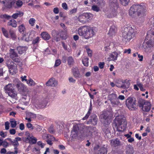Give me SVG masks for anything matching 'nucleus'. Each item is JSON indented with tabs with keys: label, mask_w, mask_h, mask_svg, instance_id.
<instances>
[{
	"label": "nucleus",
	"mask_w": 154,
	"mask_h": 154,
	"mask_svg": "<svg viewBox=\"0 0 154 154\" xmlns=\"http://www.w3.org/2000/svg\"><path fill=\"white\" fill-rule=\"evenodd\" d=\"M97 30L95 27L84 26L79 28L78 32V34L82 36L83 38L89 39L95 35Z\"/></svg>",
	"instance_id": "obj_1"
},
{
	"label": "nucleus",
	"mask_w": 154,
	"mask_h": 154,
	"mask_svg": "<svg viewBox=\"0 0 154 154\" xmlns=\"http://www.w3.org/2000/svg\"><path fill=\"white\" fill-rule=\"evenodd\" d=\"M136 28L134 26H126L122 30V40L125 43L128 42L131 39L133 38L137 32Z\"/></svg>",
	"instance_id": "obj_2"
},
{
	"label": "nucleus",
	"mask_w": 154,
	"mask_h": 154,
	"mask_svg": "<svg viewBox=\"0 0 154 154\" xmlns=\"http://www.w3.org/2000/svg\"><path fill=\"white\" fill-rule=\"evenodd\" d=\"M127 123L123 116H118L116 117L113 126L118 131H122L125 130Z\"/></svg>",
	"instance_id": "obj_3"
},
{
	"label": "nucleus",
	"mask_w": 154,
	"mask_h": 154,
	"mask_svg": "<svg viewBox=\"0 0 154 154\" xmlns=\"http://www.w3.org/2000/svg\"><path fill=\"white\" fill-rule=\"evenodd\" d=\"M145 7L143 5H133L130 7L129 10V14L132 17H134L137 15H140L144 11Z\"/></svg>",
	"instance_id": "obj_4"
},
{
	"label": "nucleus",
	"mask_w": 154,
	"mask_h": 154,
	"mask_svg": "<svg viewBox=\"0 0 154 154\" xmlns=\"http://www.w3.org/2000/svg\"><path fill=\"white\" fill-rule=\"evenodd\" d=\"M15 80L17 82V84L15 86L17 88L18 91L24 95V97H23L22 99V100H24L26 99V97H25L28 94V89L26 86L23 85L19 80L17 79H15Z\"/></svg>",
	"instance_id": "obj_5"
},
{
	"label": "nucleus",
	"mask_w": 154,
	"mask_h": 154,
	"mask_svg": "<svg viewBox=\"0 0 154 154\" xmlns=\"http://www.w3.org/2000/svg\"><path fill=\"white\" fill-rule=\"evenodd\" d=\"M126 105L129 109H134L136 106V100L132 97H128L126 100Z\"/></svg>",
	"instance_id": "obj_6"
},
{
	"label": "nucleus",
	"mask_w": 154,
	"mask_h": 154,
	"mask_svg": "<svg viewBox=\"0 0 154 154\" xmlns=\"http://www.w3.org/2000/svg\"><path fill=\"white\" fill-rule=\"evenodd\" d=\"M26 137L23 138V141L26 143H29L31 144H35L37 141V139L33 136H30V134L29 133L26 134Z\"/></svg>",
	"instance_id": "obj_7"
},
{
	"label": "nucleus",
	"mask_w": 154,
	"mask_h": 154,
	"mask_svg": "<svg viewBox=\"0 0 154 154\" xmlns=\"http://www.w3.org/2000/svg\"><path fill=\"white\" fill-rule=\"evenodd\" d=\"M7 66L11 74L13 75L17 72V70L16 64L13 61H8L7 63Z\"/></svg>",
	"instance_id": "obj_8"
},
{
	"label": "nucleus",
	"mask_w": 154,
	"mask_h": 154,
	"mask_svg": "<svg viewBox=\"0 0 154 154\" xmlns=\"http://www.w3.org/2000/svg\"><path fill=\"white\" fill-rule=\"evenodd\" d=\"M109 100H110L111 104L113 106H118L120 103L117 98V96L115 93L112 94L109 96Z\"/></svg>",
	"instance_id": "obj_9"
},
{
	"label": "nucleus",
	"mask_w": 154,
	"mask_h": 154,
	"mask_svg": "<svg viewBox=\"0 0 154 154\" xmlns=\"http://www.w3.org/2000/svg\"><path fill=\"white\" fill-rule=\"evenodd\" d=\"M79 130V125L78 124L74 125L72 130L71 131L70 137L73 139L77 138L79 135L78 131Z\"/></svg>",
	"instance_id": "obj_10"
},
{
	"label": "nucleus",
	"mask_w": 154,
	"mask_h": 154,
	"mask_svg": "<svg viewBox=\"0 0 154 154\" xmlns=\"http://www.w3.org/2000/svg\"><path fill=\"white\" fill-rule=\"evenodd\" d=\"M117 7L114 8L112 7L110 10L106 14V17L108 18H112L116 17L118 14L117 11Z\"/></svg>",
	"instance_id": "obj_11"
},
{
	"label": "nucleus",
	"mask_w": 154,
	"mask_h": 154,
	"mask_svg": "<svg viewBox=\"0 0 154 154\" xmlns=\"http://www.w3.org/2000/svg\"><path fill=\"white\" fill-rule=\"evenodd\" d=\"M10 57L15 62L18 63L20 61V59L18 57V55L15 51L14 49L10 50Z\"/></svg>",
	"instance_id": "obj_12"
},
{
	"label": "nucleus",
	"mask_w": 154,
	"mask_h": 154,
	"mask_svg": "<svg viewBox=\"0 0 154 154\" xmlns=\"http://www.w3.org/2000/svg\"><path fill=\"white\" fill-rule=\"evenodd\" d=\"M95 154H106L107 150L105 147L100 148L98 145H97L94 148Z\"/></svg>",
	"instance_id": "obj_13"
},
{
	"label": "nucleus",
	"mask_w": 154,
	"mask_h": 154,
	"mask_svg": "<svg viewBox=\"0 0 154 154\" xmlns=\"http://www.w3.org/2000/svg\"><path fill=\"white\" fill-rule=\"evenodd\" d=\"M152 46V44L151 41H145L143 44L142 48L146 52H148L149 51L150 48Z\"/></svg>",
	"instance_id": "obj_14"
},
{
	"label": "nucleus",
	"mask_w": 154,
	"mask_h": 154,
	"mask_svg": "<svg viewBox=\"0 0 154 154\" xmlns=\"http://www.w3.org/2000/svg\"><path fill=\"white\" fill-rule=\"evenodd\" d=\"M121 52H113L109 55V57L108 58V60H113L115 61L117 60L118 55L120 54Z\"/></svg>",
	"instance_id": "obj_15"
},
{
	"label": "nucleus",
	"mask_w": 154,
	"mask_h": 154,
	"mask_svg": "<svg viewBox=\"0 0 154 154\" xmlns=\"http://www.w3.org/2000/svg\"><path fill=\"white\" fill-rule=\"evenodd\" d=\"M58 84L57 81L54 78H51L46 83V85L48 86H51L52 87H56Z\"/></svg>",
	"instance_id": "obj_16"
},
{
	"label": "nucleus",
	"mask_w": 154,
	"mask_h": 154,
	"mask_svg": "<svg viewBox=\"0 0 154 154\" xmlns=\"http://www.w3.org/2000/svg\"><path fill=\"white\" fill-rule=\"evenodd\" d=\"M33 31H31L29 32L26 33L24 34L22 36V39L26 42L30 41L32 38V36L31 35L32 32H33Z\"/></svg>",
	"instance_id": "obj_17"
},
{
	"label": "nucleus",
	"mask_w": 154,
	"mask_h": 154,
	"mask_svg": "<svg viewBox=\"0 0 154 154\" xmlns=\"http://www.w3.org/2000/svg\"><path fill=\"white\" fill-rule=\"evenodd\" d=\"M151 107V104L150 102L147 100L145 101L143 106V110L148 112L149 110Z\"/></svg>",
	"instance_id": "obj_18"
},
{
	"label": "nucleus",
	"mask_w": 154,
	"mask_h": 154,
	"mask_svg": "<svg viewBox=\"0 0 154 154\" xmlns=\"http://www.w3.org/2000/svg\"><path fill=\"white\" fill-rule=\"evenodd\" d=\"M100 119L102 120V121H103H103L104 120L108 121L109 120L108 112L107 111L103 112L102 114H100Z\"/></svg>",
	"instance_id": "obj_19"
},
{
	"label": "nucleus",
	"mask_w": 154,
	"mask_h": 154,
	"mask_svg": "<svg viewBox=\"0 0 154 154\" xmlns=\"http://www.w3.org/2000/svg\"><path fill=\"white\" fill-rule=\"evenodd\" d=\"M117 29L116 26L114 25L111 26L109 30L108 34L110 36L115 35L117 32Z\"/></svg>",
	"instance_id": "obj_20"
},
{
	"label": "nucleus",
	"mask_w": 154,
	"mask_h": 154,
	"mask_svg": "<svg viewBox=\"0 0 154 154\" xmlns=\"http://www.w3.org/2000/svg\"><path fill=\"white\" fill-rule=\"evenodd\" d=\"M7 94L10 97L16 99L17 97V92L14 88L11 91H8Z\"/></svg>",
	"instance_id": "obj_21"
},
{
	"label": "nucleus",
	"mask_w": 154,
	"mask_h": 154,
	"mask_svg": "<svg viewBox=\"0 0 154 154\" xmlns=\"http://www.w3.org/2000/svg\"><path fill=\"white\" fill-rule=\"evenodd\" d=\"M10 4L11 6H14L15 8L20 7L23 5V2L20 1H17L16 2H10Z\"/></svg>",
	"instance_id": "obj_22"
},
{
	"label": "nucleus",
	"mask_w": 154,
	"mask_h": 154,
	"mask_svg": "<svg viewBox=\"0 0 154 154\" xmlns=\"http://www.w3.org/2000/svg\"><path fill=\"white\" fill-rule=\"evenodd\" d=\"M14 89L13 85L11 83L8 84L4 88L5 92L7 94H8V91H11Z\"/></svg>",
	"instance_id": "obj_23"
},
{
	"label": "nucleus",
	"mask_w": 154,
	"mask_h": 154,
	"mask_svg": "<svg viewBox=\"0 0 154 154\" xmlns=\"http://www.w3.org/2000/svg\"><path fill=\"white\" fill-rule=\"evenodd\" d=\"M134 148L132 146L129 144L127 145L126 148V154H133Z\"/></svg>",
	"instance_id": "obj_24"
},
{
	"label": "nucleus",
	"mask_w": 154,
	"mask_h": 154,
	"mask_svg": "<svg viewBox=\"0 0 154 154\" xmlns=\"http://www.w3.org/2000/svg\"><path fill=\"white\" fill-rule=\"evenodd\" d=\"M41 35L44 40H48L50 38V35L47 32H42Z\"/></svg>",
	"instance_id": "obj_25"
},
{
	"label": "nucleus",
	"mask_w": 154,
	"mask_h": 154,
	"mask_svg": "<svg viewBox=\"0 0 154 154\" xmlns=\"http://www.w3.org/2000/svg\"><path fill=\"white\" fill-rule=\"evenodd\" d=\"M111 145L114 147L121 145V142L118 139L112 140L111 141Z\"/></svg>",
	"instance_id": "obj_26"
},
{
	"label": "nucleus",
	"mask_w": 154,
	"mask_h": 154,
	"mask_svg": "<svg viewBox=\"0 0 154 154\" xmlns=\"http://www.w3.org/2000/svg\"><path fill=\"white\" fill-rule=\"evenodd\" d=\"M73 74L75 78L80 77V74L79 71H78V68H74L72 69Z\"/></svg>",
	"instance_id": "obj_27"
},
{
	"label": "nucleus",
	"mask_w": 154,
	"mask_h": 154,
	"mask_svg": "<svg viewBox=\"0 0 154 154\" xmlns=\"http://www.w3.org/2000/svg\"><path fill=\"white\" fill-rule=\"evenodd\" d=\"M78 20L82 23H85L86 22L85 13L83 14H81L79 16Z\"/></svg>",
	"instance_id": "obj_28"
},
{
	"label": "nucleus",
	"mask_w": 154,
	"mask_h": 154,
	"mask_svg": "<svg viewBox=\"0 0 154 154\" xmlns=\"http://www.w3.org/2000/svg\"><path fill=\"white\" fill-rule=\"evenodd\" d=\"M46 106L45 103H36L35 106L37 109H39L45 108Z\"/></svg>",
	"instance_id": "obj_29"
},
{
	"label": "nucleus",
	"mask_w": 154,
	"mask_h": 154,
	"mask_svg": "<svg viewBox=\"0 0 154 154\" xmlns=\"http://www.w3.org/2000/svg\"><path fill=\"white\" fill-rule=\"evenodd\" d=\"M23 15V13L21 11H17L13 14L12 16L13 18L16 19L18 17H21Z\"/></svg>",
	"instance_id": "obj_30"
},
{
	"label": "nucleus",
	"mask_w": 154,
	"mask_h": 154,
	"mask_svg": "<svg viewBox=\"0 0 154 154\" xmlns=\"http://www.w3.org/2000/svg\"><path fill=\"white\" fill-rule=\"evenodd\" d=\"M17 49L18 53L20 54H22L25 52L27 49V48L25 46H20L17 47Z\"/></svg>",
	"instance_id": "obj_31"
},
{
	"label": "nucleus",
	"mask_w": 154,
	"mask_h": 154,
	"mask_svg": "<svg viewBox=\"0 0 154 154\" xmlns=\"http://www.w3.org/2000/svg\"><path fill=\"white\" fill-rule=\"evenodd\" d=\"M8 25L9 26L15 27L17 26V22L14 19H11L8 23Z\"/></svg>",
	"instance_id": "obj_32"
},
{
	"label": "nucleus",
	"mask_w": 154,
	"mask_h": 154,
	"mask_svg": "<svg viewBox=\"0 0 154 154\" xmlns=\"http://www.w3.org/2000/svg\"><path fill=\"white\" fill-rule=\"evenodd\" d=\"M97 117L95 116H94V118H93V120H90L89 121H88L86 122L87 124H89L90 122H92V124L93 125H96L97 123Z\"/></svg>",
	"instance_id": "obj_33"
},
{
	"label": "nucleus",
	"mask_w": 154,
	"mask_h": 154,
	"mask_svg": "<svg viewBox=\"0 0 154 154\" xmlns=\"http://www.w3.org/2000/svg\"><path fill=\"white\" fill-rule=\"evenodd\" d=\"M82 63L85 66H88V58L87 57H83L82 61Z\"/></svg>",
	"instance_id": "obj_34"
},
{
	"label": "nucleus",
	"mask_w": 154,
	"mask_h": 154,
	"mask_svg": "<svg viewBox=\"0 0 154 154\" xmlns=\"http://www.w3.org/2000/svg\"><path fill=\"white\" fill-rule=\"evenodd\" d=\"M55 140V138L54 137L50 135L49 138L47 139V141L48 144L50 145H52L53 144L52 142L54 141Z\"/></svg>",
	"instance_id": "obj_35"
},
{
	"label": "nucleus",
	"mask_w": 154,
	"mask_h": 154,
	"mask_svg": "<svg viewBox=\"0 0 154 154\" xmlns=\"http://www.w3.org/2000/svg\"><path fill=\"white\" fill-rule=\"evenodd\" d=\"M10 122L11 123V125L12 128H15L17 124V122L15 121V120L13 119H11L10 120Z\"/></svg>",
	"instance_id": "obj_36"
},
{
	"label": "nucleus",
	"mask_w": 154,
	"mask_h": 154,
	"mask_svg": "<svg viewBox=\"0 0 154 154\" xmlns=\"http://www.w3.org/2000/svg\"><path fill=\"white\" fill-rule=\"evenodd\" d=\"M121 85H118L119 87L123 88H127V86H126V81L124 80L123 81L120 80L119 81Z\"/></svg>",
	"instance_id": "obj_37"
},
{
	"label": "nucleus",
	"mask_w": 154,
	"mask_h": 154,
	"mask_svg": "<svg viewBox=\"0 0 154 154\" xmlns=\"http://www.w3.org/2000/svg\"><path fill=\"white\" fill-rule=\"evenodd\" d=\"M60 35L61 38L64 40L66 39L68 36L67 32H61Z\"/></svg>",
	"instance_id": "obj_38"
},
{
	"label": "nucleus",
	"mask_w": 154,
	"mask_h": 154,
	"mask_svg": "<svg viewBox=\"0 0 154 154\" xmlns=\"http://www.w3.org/2000/svg\"><path fill=\"white\" fill-rule=\"evenodd\" d=\"M18 30L19 32H25L26 30L25 26L23 24L20 25L18 26Z\"/></svg>",
	"instance_id": "obj_39"
},
{
	"label": "nucleus",
	"mask_w": 154,
	"mask_h": 154,
	"mask_svg": "<svg viewBox=\"0 0 154 154\" xmlns=\"http://www.w3.org/2000/svg\"><path fill=\"white\" fill-rule=\"evenodd\" d=\"M85 14L86 22L88 21L91 19L92 17V15L91 14V13H85Z\"/></svg>",
	"instance_id": "obj_40"
},
{
	"label": "nucleus",
	"mask_w": 154,
	"mask_h": 154,
	"mask_svg": "<svg viewBox=\"0 0 154 154\" xmlns=\"http://www.w3.org/2000/svg\"><path fill=\"white\" fill-rule=\"evenodd\" d=\"M27 83L28 85L30 86H34L36 85V83L35 82H34V81L31 79H29L27 81Z\"/></svg>",
	"instance_id": "obj_41"
},
{
	"label": "nucleus",
	"mask_w": 154,
	"mask_h": 154,
	"mask_svg": "<svg viewBox=\"0 0 154 154\" xmlns=\"http://www.w3.org/2000/svg\"><path fill=\"white\" fill-rule=\"evenodd\" d=\"M28 22L31 26H33L35 23V18H30Z\"/></svg>",
	"instance_id": "obj_42"
},
{
	"label": "nucleus",
	"mask_w": 154,
	"mask_h": 154,
	"mask_svg": "<svg viewBox=\"0 0 154 154\" xmlns=\"http://www.w3.org/2000/svg\"><path fill=\"white\" fill-rule=\"evenodd\" d=\"M2 31L3 34L5 37L8 38H10L9 36L8 33V32L3 27L2 28Z\"/></svg>",
	"instance_id": "obj_43"
},
{
	"label": "nucleus",
	"mask_w": 154,
	"mask_h": 154,
	"mask_svg": "<svg viewBox=\"0 0 154 154\" xmlns=\"http://www.w3.org/2000/svg\"><path fill=\"white\" fill-rule=\"evenodd\" d=\"M26 116L28 117H30L31 118H35L36 117V115L35 114L29 112L26 114Z\"/></svg>",
	"instance_id": "obj_44"
},
{
	"label": "nucleus",
	"mask_w": 154,
	"mask_h": 154,
	"mask_svg": "<svg viewBox=\"0 0 154 154\" xmlns=\"http://www.w3.org/2000/svg\"><path fill=\"white\" fill-rule=\"evenodd\" d=\"M123 6H126L128 4L129 0H119Z\"/></svg>",
	"instance_id": "obj_45"
},
{
	"label": "nucleus",
	"mask_w": 154,
	"mask_h": 154,
	"mask_svg": "<svg viewBox=\"0 0 154 154\" xmlns=\"http://www.w3.org/2000/svg\"><path fill=\"white\" fill-rule=\"evenodd\" d=\"M10 35L13 40H15L16 38V37L15 33L13 31H10Z\"/></svg>",
	"instance_id": "obj_46"
},
{
	"label": "nucleus",
	"mask_w": 154,
	"mask_h": 154,
	"mask_svg": "<svg viewBox=\"0 0 154 154\" xmlns=\"http://www.w3.org/2000/svg\"><path fill=\"white\" fill-rule=\"evenodd\" d=\"M91 9L94 11H95L96 12H98L100 10L99 8L95 5H93Z\"/></svg>",
	"instance_id": "obj_47"
},
{
	"label": "nucleus",
	"mask_w": 154,
	"mask_h": 154,
	"mask_svg": "<svg viewBox=\"0 0 154 154\" xmlns=\"http://www.w3.org/2000/svg\"><path fill=\"white\" fill-rule=\"evenodd\" d=\"M92 2L94 4H96L100 5L103 2V0H92Z\"/></svg>",
	"instance_id": "obj_48"
},
{
	"label": "nucleus",
	"mask_w": 154,
	"mask_h": 154,
	"mask_svg": "<svg viewBox=\"0 0 154 154\" xmlns=\"http://www.w3.org/2000/svg\"><path fill=\"white\" fill-rule=\"evenodd\" d=\"M40 40V38L37 37L34 39L32 41V44H35L38 43Z\"/></svg>",
	"instance_id": "obj_49"
},
{
	"label": "nucleus",
	"mask_w": 154,
	"mask_h": 154,
	"mask_svg": "<svg viewBox=\"0 0 154 154\" xmlns=\"http://www.w3.org/2000/svg\"><path fill=\"white\" fill-rule=\"evenodd\" d=\"M68 63L69 65H71L73 62V58L72 57H68Z\"/></svg>",
	"instance_id": "obj_50"
},
{
	"label": "nucleus",
	"mask_w": 154,
	"mask_h": 154,
	"mask_svg": "<svg viewBox=\"0 0 154 154\" xmlns=\"http://www.w3.org/2000/svg\"><path fill=\"white\" fill-rule=\"evenodd\" d=\"M68 80L69 82L75 83L76 80L74 79L73 77H70L68 78Z\"/></svg>",
	"instance_id": "obj_51"
},
{
	"label": "nucleus",
	"mask_w": 154,
	"mask_h": 154,
	"mask_svg": "<svg viewBox=\"0 0 154 154\" xmlns=\"http://www.w3.org/2000/svg\"><path fill=\"white\" fill-rule=\"evenodd\" d=\"M62 6L63 9L65 10H67L68 9V5L65 2H63L62 3Z\"/></svg>",
	"instance_id": "obj_52"
},
{
	"label": "nucleus",
	"mask_w": 154,
	"mask_h": 154,
	"mask_svg": "<svg viewBox=\"0 0 154 154\" xmlns=\"http://www.w3.org/2000/svg\"><path fill=\"white\" fill-rule=\"evenodd\" d=\"M61 63V60L60 59H58L55 61V63L54 65L55 66H57L60 65Z\"/></svg>",
	"instance_id": "obj_53"
},
{
	"label": "nucleus",
	"mask_w": 154,
	"mask_h": 154,
	"mask_svg": "<svg viewBox=\"0 0 154 154\" xmlns=\"http://www.w3.org/2000/svg\"><path fill=\"white\" fill-rule=\"evenodd\" d=\"M110 2L111 4H113L114 5V7H117V0H110Z\"/></svg>",
	"instance_id": "obj_54"
},
{
	"label": "nucleus",
	"mask_w": 154,
	"mask_h": 154,
	"mask_svg": "<svg viewBox=\"0 0 154 154\" xmlns=\"http://www.w3.org/2000/svg\"><path fill=\"white\" fill-rule=\"evenodd\" d=\"M91 114V112H90L88 111L87 113L85 115V116L82 119L83 120H85L88 119V118L89 116H90V115Z\"/></svg>",
	"instance_id": "obj_55"
},
{
	"label": "nucleus",
	"mask_w": 154,
	"mask_h": 154,
	"mask_svg": "<svg viewBox=\"0 0 154 154\" xmlns=\"http://www.w3.org/2000/svg\"><path fill=\"white\" fill-rule=\"evenodd\" d=\"M9 122H7L5 123V128L6 130H8L9 128Z\"/></svg>",
	"instance_id": "obj_56"
},
{
	"label": "nucleus",
	"mask_w": 154,
	"mask_h": 154,
	"mask_svg": "<svg viewBox=\"0 0 154 154\" xmlns=\"http://www.w3.org/2000/svg\"><path fill=\"white\" fill-rule=\"evenodd\" d=\"M26 126L28 128H30L32 130L34 128L32 124L30 123H27Z\"/></svg>",
	"instance_id": "obj_57"
},
{
	"label": "nucleus",
	"mask_w": 154,
	"mask_h": 154,
	"mask_svg": "<svg viewBox=\"0 0 154 154\" xmlns=\"http://www.w3.org/2000/svg\"><path fill=\"white\" fill-rule=\"evenodd\" d=\"M8 143L7 141H5V140L3 141L2 145L3 146L5 147H6L8 146Z\"/></svg>",
	"instance_id": "obj_58"
},
{
	"label": "nucleus",
	"mask_w": 154,
	"mask_h": 154,
	"mask_svg": "<svg viewBox=\"0 0 154 154\" xmlns=\"http://www.w3.org/2000/svg\"><path fill=\"white\" fill-rule=\"evenodd\" d=\"M11 143L14 146H18L19 145V143L17 141L16 139L14 140H13V141H11Z\"/></svg>",
	"instance_id": "obj_59"
},
{
	"label": "nucleus",
	"mask_w": 154,
	"mask_h": 154,
	"mask_svg": "<svg viewBox=\"0 0 154 154\" xmlns=\"http://www.w3.org/2000/svg\"><path fill=\"white\" fill-rule=\"evenodd\" d=\"M50 135L47 134H43L42 137L44 139H48V138H49Z\"/></svg>",
	"instance_id": "obj_60"
},
{
	"label": "nucleus",
	"mask_w": 154,
	"mask_h": 154,
	"mask_svg": "<svg viewBox=\"0 0 154 154\" xmlns=\"http://www.w3.org/2000/svg\"><path fill=\"white\" fill-rule=\"evenodd\" d=\"M1 18H7V19H9L11 18V16L10 15H8L6 14H4L1 15Z\"/></svg>",
	"instance_id": "obj_61"
},
{
	"label": "nucleus",
	"mask_w": 154,
	"mask_h": 154,
	"mask_svg": "<svg viewBox=\"0 0 154 154\" xmlns=\"http://www.w3.org/2000/svg\"><path fill=\"white\" fill-rule=\"evenodd\" d=\"M124 53H127V54H130L131 53V49H125L123 52Z\"/></svg>",
	"instance_id": "obj_62"
},
{
	"label": "nucleus",
	"mask_w": 154,
	"mask_h": 154,
	"mask_svg": "<svg viewBox=\"0 0 154 154\" xmlns=\"http://www.w3.org/2000/svg\"><path fill=\"white\" fill-rule=\"evenodd\" d=\"M42 128L39 125H37L35 128L36 130L40 132L42 130Z\"/></svg>",
	"instance_id": "obj_63"
},
{
	"label": "nucleus",
	"mask_w": 154,
	"mask_h": 154,
	"mask_svg": "<svg viewBox=\"0 0 154 154\" xmlns=\"http://www.w3.org/2000/svg\"><path fill=\"white\" fill-rule=\"evenodd\" d=\"M88 55L89 56H92V51L90 49L87 48L86 49Z\"/></svg>",
	"instance_id": "obj_64"
}]
</instances>
